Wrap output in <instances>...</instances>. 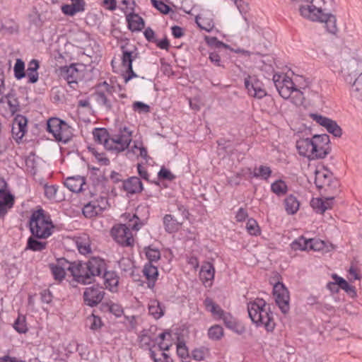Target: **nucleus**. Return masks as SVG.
Here are the masks:
<instances>
[{
    "instance_id": "nucleus-64",
    "label": "nucleus",
    "mask_w": 362,
    "mask_h": 362,
    "mask_svg": "<svg viewBox=\"0 0 362 362\" xmlns=\"http://www.w3.org/2000/svg\"><path fill=\"white\" fill-rule=\"evenodd\" d=\"M62 11L64 14L71 16L78 13L77 9H75L74 6L72 4H65L62 6Z\"/></svg>"
},
{
    "instance_id": "nucleus-38",
    "label": "nucleus",
    "mask_w": 362,
    "mask_h": 362,
    "mask_svg": "<svg viewBox=\"0 0 362 362\" xmlns=\"http://www.w3.org/2000/svg\"><path fill=\"white\" fill-rule=\"evenodd\" d=\"M329 177L325 173L316 171L315 183L317 188H323L326 185H329Z\"/></svg>"
},
{
    "instance_id": "nucleus-43",
    "label": "nucleus",
    "mask_w": 362,
    "mask_h": 362,
    "mask_svg": "<svg viewBox=\"0 0 362 362\" xmlns=\"http://www.w3.org/2000/svg\"><path fill=\"white\" fill-rule=\"evenodd\" d=\"M325 128L329 133L332 134L334 136L340 137L341 136L342 131L341 127L335 121L331 119L325 126Z\"/></svg>"
},
{
    "instance_id": "nucleus-51",
    "label": "nucleus",
    "mask_w": 362,
    "mask_h": 362,
    "mask_svg": "<svg viewBox=\"0 0 362 362\" xmlns=\"http://www.w3.org/2000/svg\"><path fill=\"white\" fill-rule=\"evenodd\" d=\"M291 100L296 105H301L304 101V96L302 91L296 88L291 95Z\"/></svg>"
},
{
    "instance_id": "nucleus-5",
    "label": "nucleus",
    "mask_w": 362,
    "mask_h": 362,
    "mask_svg": "<svg viewBox=\"0 0 362 362\" xmlns=\"http://www.w3.org/2000/svg\"><path fill=\"white\" fill-rule=\"evenodd\" d=\"M30 230L32 235L37 239H46L52 233L54 226L42 209L35 211L30 220Z\"/></svg>"
},
{
    "instance_id": "nucleus-16",
    "label": "nucleus",
    "mask_w": 362,
    "mask_h": 362,
    "mask_svg": "<svg viewBox=\"0 0 362 362\" xmlns=\"http://www.w3.org/2000/svg\"><path fill=\"white\" fill-rule=\"evenodd\" d=\"M61 76L64 78L69 85L77 83L78 80L81 77V72L76 67L75 64L69 66H63L60 70Z\"/></svg>"
},
{
    "instance_id": "nucleus-53",
    "label": "nucleus",
    "mask_w": 362,
    "mask_h": 362,
    "mask_svg": "<svg viewBox=\"0 0 362 362\" xmlns=\"http://www.w3.org/2000/svg\"><path fill=\"white\" fill-rule=\"evenodd\" d=\"M208 349L204 347L195 349L192 352V357L196 361H203L205 358Z\"/></svg>"
},
{
    "instance_id": "nucleus-2",
    "label": "nucleus",
    "mask_w": 362,
    "mask_h": 362,
    "mask_svg": "<svg viewBox=\"0 0 362 362\" xmlns=\"http://www.w3.org/2000/svg\"><path fill=\"white\" fill-rule=\"evenodd\" d=\"M249 317L257 327L264 326L267 332H272L275 328V322L270 305L263 299L257 298L247 305Z\"/></svg>"
},
{
    "instance_id": "nucleus-56",
    "label": "nucleus",
    "mask_w": 362,
    "mask_h": 362,
    "mask_svg": "<svg viewBox=\"0 0 362 362\" xmlns=\"http://www.w3.org/2000/svg\"><path fill=\"white\" fill-rule=\"evenodd\" d=\"M88 321L90 322V328L92 330H98L103 325L102 320L100 317L92 315L90 317H89Z\"/></svg>"
},
{
    "instance_id": "nucleus-30",
    "label": "nucleus",
    "mask_w": 362,
    "mask_h": 362,
    "mask_svg": "<svg viewBox=\"0 0 362 362\" xmlns=\"http://www.w3.org/2000/svg\"><path fill=\"white\" fill-rule=\"evenodd\" d=\"M148 312L155 319H159L164 315V308L157 300H151L148 304Z\"/></svg>"
},
{
    "instance_id": "nucleus-44",
    "label": "nucleus",
    "mask_w": 362,
    "mask_h": 362,
    "mask_svg": "<svg viewBox=\"0 0 362 362\" xmlns=\"http://www.w3.org/2000/svg\"><path fill=\"white\" fill-rule=\"evenodd\" d=\"M52 274L56 280L62 281L65 277L64 268L61 266H57L54 264H49Z\"/></svg>"
},
{
    "instance_id": "nucleus-27",
    "label": "nucleus",
    "mask_w": 362,
    "mask_h": 362,
    "mask_svg": "<svg viewBox=\"0 0 362 362\" xmlns=\"http://www.w3.org/2000/svg\"><path fill=\"white\" fill-rule=\"evenodd\" d=\"M39 62L37 59H32L28 64L27 76L28 83H35L39 78L37 69H39Z\"/></svg>"
},
{
    "instance_id": "nucleus-3",
    "label": "nucleus",
    "mask_w": 362,
    "mask_h": 362,
    "mask_svg": "<svg viewBox=\"0 0 362 362\" xmlns=\"http://www.w3.org/2000/svg\"><path fill=\"white\" fill-rule=\"evenodd\" d=\"M142 226L139 217L134 214L129 219L128 226L119 224L115 226L111 230V235L114 240L123 247H132L134 245V240L130 230H139Z\"/></svg>"
},
{
    "instance_id": "nucleus-49",
    "label": "nucleus",
    "mask_w": 362,
    "mask_h": 362,
    "mask_svg": "<svg viewBox=\"0 0 362 362\" xmlns=\"http://www.w3.org/2000/svg\"><path fill=\"white\" fill-rule=\"evenodd\" d=\"M13 328L19 333H25L28 330L24 316H18L13 324Z\"/></svg>"
},
{
    "instance_id": "nucleus-34",
    "label": "nucleus",
    "mask_w": 362,
    "mask_h": 362,
    "mask_svg": "<svg viewBox=\"0 0 362 362\" xmlns=\"http://www.w3.org/2000/svg\"><path fill=\"white\" fill-rule=\"evenodd\" d=\"M196 23L202 30H204L207 32L212 30L214 27L212 19L203 17L201 15L196 17Z\"/></svg>"
},
{
    "instance_id": "nucleus-20",
    "label": "nucleus",
    "mask_w": 362,
    "mask_h": 362,
    "mask_svg": "<svg viewBox=\"0 0 362 362\" xmlns=\"http://www.w3.org/2000/svg\"><path fill=\"white\" fill-rule=\"evenodd\" d=\"M142 272L148 281V287L153 288L158 276L157 267L151 264V262H148L144 265Z\"/></svg>"
},
{
    "instance_id": "nucleus-14",
    "label": "nucleus",
    "mask_w": 362,
    "mask_h": 362,
    "mask_svg": "<svg viewBox=\"0 0 362 362\" xmlns=\"http://www.w3.org/2000/svg\"><path fill=\"white\" fill-rule=\"evenodd\" d=\"M87 267L89 272L88 274L90 277V283L93 281V278L95 276L103 275L104 272H106L105 263L103 259L100 258L93 257L89 259L86 262Z\"/></svg>"
},
{
    "instance_id": "nucleus-10",
    "label": "nucleus",
    "mask_w": 362,
    "mask_h": 362,
    "mask_svg": "<svg viewBox=\"0 0 362 362\" xmlns=\"http://www.w3.org/2000/svg\"><path fill=\"white\" fill-rule=\"evenodd\" d=\"M86 267H88L86 262H73V266L70 269V272L76 281L83 284H90V277L88 274L89 272Z\"/></svg>"
},
{
    "instance_id": "nucleus-46",
    "label": "nucleus",
    "mask_w": 362,
    "mask_h": 362,
    "mask_svg": "<svg viewBox=\"0 0 362 362\" xmlns=\"http://www.w3.org/2000/svg\"><path fill=\"white\" fill-rule=\"evenodd\" d=\"M146 250V256L148 259V262H157L160 258V251L157 249L151 248V247H148L145 248Z\"/></svg>"
},
{
    "instance_id": "nucleus-33",
    "label": "nucleus",
    "mask_w": 362,
    "mask_h": 362,
    "mask_svg": "<svg viewBox=\"0 0 362 362\" xmlns=\"http://www.w3.org/2000/svg\"><path fill=\"white\" fill-rule=\"evenodd\" d=\"M103 278L106 288L112 291H116L119 281L115 274L109 272H104Z\"/></svg>"
},
{
    "instance_id": "nucleus-48",
    "label": "nucleus",
    "mask_w": 362,
    "mask_h": 362,
    "mask_svg": "<svg viewBox=\"0 0 362 362\" xmlns=\"http://www.w3.org/2000/svg\"><path fill=\"white\" fill-rule=\"evenodd\" d=\"M351 95L354 99L362 102V85L354 81L351 86Z\"/></svg>"
},
{
    "instance_id": "nucleus-26",
    "label": "nucleus",
    "mask_w": 362,
    "mask_h": 362,
    "mask_svg": "<svg viewBox=\"0 0 362 362\" xmlns=\"http://www.w3.org/2000/svg\"><path fill=\"white\" fill-rule=\"evenodd\" d=\"M163 225L166 232L173 233L177 232L182 222H180L171 214H166L163 218Z\"/></svg>"
},
{
    "instance_id": "nucleus-29",
    "label": "nucleus",
    "mask_w": 362,
    "mask_h": 362,
    "mask_svg": "<svg viewBox=\"0 0 362 362\" xmlns=\"http://www.w3.org/2000/svg\"><path fill=\"white\" fill-rule=\"evenodd\" d=\"M47 241H40L33 235L28 238L25 250H30L34 252H41L47 247Z\"/></svg>"
},
{
    "instance_id": "nucleus-15",
    "label": "nucleus",
    "mask_w": 362,
    "mask_h": 362,
    "mask_svg": "<svg viewBox=\"0 0 362 362\" xmlns=\"http://www.w3.org/2000/svg\"><path fill=\"white\" fill-rule=\"evenodd\" d=\"M296 148L300 156L313 160V137L312 139H300L296 142Z\"/></svg>"
},
{
    "instance_id": "nucleus-4",
    "label": "nucleus",
    "mask_w": 362,
    "mask_h": 362,
    "mask_svg": "<svg viewBox=\"0 0 362 362\" xmlns=\"http://www.w3.org/2000/svg\"><path fill=\"white\" fill-rule=\"evenodd\" d=\"M300 15L310 21L325 23L327 31L331 34H336L337 27L336 17L331 13H323L321 7L311 5L310 7H302Z\"/></svg>"
},
{
    "instance_id": "nucleus-31",
    "label": "nucleus",
    "mask_w": 362,
    "mask_h": 362,
    "mask_svg": "<svg viewBox=\"0 0 362 362\" xmlns=\"http://www.w3.org/2000/svg\"><path fill=\"white\" fill-rule=\"evenodd\" d=\"M285 209L288 214H294L299 209L300 203L297 198L291 194L284 200Z\"/></svg>"
},
{
    "instance_id": "nucleus-1",
    "label": "nucleus",
    "mask_w": 362,
    "mask_h": 362,
    "mask_svg": "<svg viewBox=\"0 0 362 362\" xmlns=\"http://www.w3.org/2000/svg\"><path fill=\"white\" fill-rule=\"evenodd\" d=\"M93 135L95 141L98 144H103L106 149L117 152L124 151L132 141V132L126 127L112 138L109 137L108 132L104 128H95L93 132Z\"/></svg>"
},
{
    "instance_id": "nucleus-18",
    "label": "nucleus",
    "mask_w": 362,
    "mask_h": 362,
    "mask_svg": "<svg viewBox=\"0 0 362 362\" xmlns=\"http://www.w3.org/2000/svg\"><path fill=\"white\" fill-rule=\"evenodd\" d=\"M124 190L130 194H138L144 189L143 184L138 177H131L123 181Z\"/></svg>"
},
{
    "instance_id": "nucleus-37",
    "label": "nucleus",
    "mask_w": 362,
    "mask_h": 362,
    "mask_svg": "<svg viewBox=\"0 0 362 362\" xmlns=\"http://www.w3.org/2000/svg\"><path fill=\"white\" fill-rule=\"evenodd\" d=\"M271 189L274 194L281 197L286 193L288 187L284 181L279 180L272 184Z\"/></svg>"
},
{
    "instance_id": "nucleus-40",
    "label": "nucleus",
    "mask_w": 362,
    "mask_h": 362,
    "mask_svg": "<svg viewBox=\"0 0 362 362\" xmlns=\"http://www.w3.org/2000/svg\"><path fill=\"white\" fill-rule=\"evenodd\" d=\"M209 338L212 340H219L223 336V329L220 325H214L208 330Z\"/></svg>"
},
{
    "instance_id": "nucleus-57",
    "label": "nucleus",
    "mask_w": 362,
    "mask_h": 362,
    "mask_svg": "<svg viewBox=\"0 0 362 362\" xmlns=\"http://www.w3.org/2000/svg\"><path fill=\"white\" fill-rule=\"evenodd\" d=\"M160 179L171 181L175 178V176L168 169L162 167L158 173Z\"/></svg>"
},
{
    "instance_id": "nucleus-8",
    "label": "nucleus",
    "mask_w": 362,
    "mask_h": 362,
    "mask_svg": "<svg viewBox=\"0 0 362 362\" xmlns=\"http://www.w3.org/2000/svg\"><path fill=\"white\" fill-rule=\"evenodd\" d=\"M273 294L275 301L284 314H286L290 309L289 292L281 282L276 283L273 288Z\"/></svg>"
},
{
    "instance_id": "nucleus-54",
    "label": "nucleus",
    "mask_w": 362,
    "mask_h": 362,
    "mask_svg": "<svg viewBox=\"0 0 362 362\" xmlns=\"http://www.w3.org/2000/svg\"><path fill=\"white\" fill-rule=\"evenodd\" d=\"M57 189L58 187L56 185H48L45 184L44 185L45 196L49 199H54Z\"/></svg>"
},
{
    "instance_id": "nucleus-52",
    "label": "nucleus",
    "mask_w": 362,
    "mask_h": 362,
    "mask_svg": "<svg viewBox=\"0 0 362 362\" xmlns=\"http://www.w3.org/2000/svg\"><path fill=\"white\" fill-rule=\"evenodd\" d=\"M100 90L105 94H107L109 96H112L113 93L115 92V87L110 85L106 81H103L97 86L96 90Z\"/></svg>"
},
{
    "instance_id": "nucleus-35",
    "label": "nucleus",
    "mask_w": 362,
    "mask_h": 362,
    "mask_svg": "<svg viewBox=\"0 0 362 362\" xmlns=\"http://www.w3.org/2000/svg\"><path fill=\"white\" fill-rule=\"evenodd\" d=\"M206 308L214 315L219 318L224 313V310L219 305L216 304L211 298H206L204 300Z\"/></svg>"
},
{
    "instance_id": "nucleus-9",
    "label": "nucleus",
    "mask_w": 362,
    "mask_h": 362,
    "mask_svg": "<svg viewBox=\"0 0 362 362\" xmlns=\"http://www.w3.org/2000/svg\"><path fill=\"white\" fill-rule=\"evenodd\" d=\"M105 293L103 287L98 286L87 287L83 294L84 303L90 307L96 306L102 301Z\"/></svg>"
},
{
    "instance_id": "nucleus-19",
    "label": "nucleus",
    "mask_w": 362,
    "mask_h": 362,
    "mask_svg": "<svg viewBox=\"0 0 362 362\" xmlns=\"http://www.w3.org/2000/svg\"><path fill=\"white\" fill-rule=\"evenodd\" d=\"M223 320L226 327L238 334H242L245 332V327L237 321L230 313L224 312L220 317Z\"/></svg>"
},
{
    "instance_id": "nucleus-13",
    "label": "nucleus",
    "mask_w": 362,
    "mask_h": 362,
    "mask_svg": "<svg viewBox=\"0 0 362 362\" xmlns=\"http://www.w3.org/2000/svg\"><path fill=\"white\" fill-rule=\"evenodd\" d=\"M122 66L127 68V76H125L124 81L127 83L131 78L136 77L137 75L134 73L132 68V62L137 57L138 53L132 51L124 49L122 47Z\"/></svg>"
},
{
    "instance_id": "nucleus-22",
    "label": "nucleus",
    "mask_w": 362,
    "mask_h": 362,
    "mask_svg": "<svg viewBox=\"0 0 362 362\" xmlns=\"http://www.w3.org/2000/svg\"><path fill=\"white\" fill-rule=\"evenodd\" d=\"M128 27L132 31H140L144 28V19L136 13H130L127 15Z\"/></svg>"
},
{
    "instance_id": "nucleus-21",
    "label": "nucleus",
    "mask_w": 362,
    "mask_h": 362,
    "mask_svg": "<svg viewBox=\"0 0 362 362\" xmlns=\"http://www.w3.org/2000/svg\"><path fill=\"white\" fill-rule=\"evenodd\" d=\"M86 185L84 177L73 176L69 177L64 182V185L71 192L78 193L83 190V186Z\"/></svg>"
},
{
    "instance_id": "nucleus-63",
    "label": "nucleus",
    "mask_w": 362,
    "mask_h": 362,
    "mask_svg": "<svg viewBox=\"0 0 362 362\" xmlns=\"http://www.w3.org/2000/svg\"><path fill=\"white\" fill-rule=\"evenodd\" d=\"M41 300L43 303H49L52 300V294L49 290L45 289L40 293Z\"/></svg>"
},
{
    "instance_id": "nucleus-41",
    "label": "nucleus",
    "mask_w": 362,
    "mask_h": 362,
    "mask_svg": "<svg viewBox=\"0 0 362 362\" xmlns=\"http://www.w3.org/2000/svg\"><path fill=\"white\" fill-rule=\"evenodd\" d=\"M177 354L178 356L182 359V362H190V356L185 343L180 342L177 344Z\"/></svg>"
},
{
    "instance_id": "nucleus-58",
    "label": "nucleus",
    "mask_w": 362,
    "mask_h": 362,
    "mask_svg": "<svg viewBox=\"0 0 362 362\" xmlns=\"http://www.w3.org/2000/svg\"><path fill=\"white\" fill-rule=\"evenodd\" d=\"M310 117L324 127H325L328 122L330 120L329 118L315 113L310 114Z\"/></svg>"
},
{
    "instance_id": "nucleus-6",
    "label": "nucleus",
    "mask_w": 362,
    "mask_h": 362,
    "mask_svg": "<svg viewBox=\"0 0 362 362\" xmlns=\"http://www.w3.org/2000/svg\"><path fill=\"white\" fill-rule=\"evenodd\" d=\"M47 131L58 141L67 143L71 139V127L64 120L57 117H52L47 120Z\"/></svg>"
},
{
    "instance_id": "nucleus-61",
    "label": "nucleus",
    "mask_w": 362,
    "mask_h": 362,
    "mask_svg": "<svg viewBox=\"0 0 362 362\" xmlns=\"http://www.w3.org/2000/svg\"><path fill=\"white\" fill-rule=\"evenodd\" d=\"M335 278L337 279V283L339 285V286L345 290L346 291H354L353 286H351L346 280H344L343 278L341 277H337L335 276Z\"/></svg>"
},
{
    "instance_id": "nucleus-47",
    "label": "nucleus",
    "mask_w": 362,
    "mask_h": 362,
    "mask_svg": "<svg viewBox=\"0 0 362 362\" xmlns=\"http://www.w3.org/2000/svg\"><path fill=\"white\" fill-rule=\"evenodd\" d=\"M247 232L252 235H257L260 233L257 222L253 218H249L246 224Z\"/></svg>"
},
{
    "instance_id": "nucleus-24",
    "label": "nucleus",
    "mask_w": 362,
    "mask_h": 362,
    "mask_svg": "<svg viewBox=\"0 0 362 362\" xmlns=\"http://www.w3.org/2000/svg\"><path fill=\"white\" fill-rule=\"evenodd\" d=\"M281 83L282 85L278 90L279 95L285 99L289 98L292 92L296 88H295L293 82L289 77L284 76L283 82H281Z\"/></svg>"
},
{
    "instance_id": "nucleus-7",
    "label": "nucleus",
    "mask_w": 362,
    "mask_h": 362,
    "mask_svg": "<svg viewBox=\"0 0 362 362\" xmlns=\"http://www.w3.org/2000/svg\"><path fill=\"white\" fill-rule=\"evenodd\" d=\"M329 136L327 134L313 136V160L324 158L329 153Z\"/></svg>"
},
{
    "instance_id": "nucleus-11",
    "label": "nucleus",
    "mask_w": 362,
    "mask_h": 362,
    "mask_svg": "<svg viewBox=\"0 0 362 362\" xmlns=\"http://www.w3.org/2000/svg\"><path fill=\"white\" fill-rule=\"evenodd\" d=\"M245 86L250 95L261 99L267 95L266 90L263 88L262 83L255 78L248 76L245 78Z\"/></svg>"
},
{
    "instance_id": "nucleus-55",
    "label": "nucleus",
    "mask_w": 362,
    "mask_h": 362,
    "mask_svg": "<svg viewBox=\"0 0 362 362\" xmlns=\"http://www.w3.org/2000/svg\"><path fill=\"white\" fill-rule=\"evenodd\" d=\"M132 108L135 112L139 113H147L150 111L149 105L140 101L134 102L132 105Z\"/></svg>"
},
{
    "instance_id": "nucleus-50",
    "label": "nucleus",
    "mask_w": 362,
    "mask_h": 362,
    "mask_svg": "<svg viewBox=\"0 0 362 362\" xmlns=\"http://www.w3.org/2000/svg\"><path fill=\"white\" fill-rule=\"evenodd\" d=\"M310 204L313 209L317 213L323 214L326 211L323 198H314L311 200Z\"/></svg>"
},
{
    "instance_id": "nucleus-23",
    "label": "nucleus",
    "mask_w": 362,
    "mask_h": 362,
    "mask_svg": "<svg viewBox=\"0 0 362 362\" xmlns=\"http://www.w3.org/2000/svg\"><path fill=\"white\" fill-rule=\"evenodd\" d=\"M105 206H101L98 202L92 201L84 205L83 214L87 218H93L102 213Z\"/></svg>"
},
{
    "instance_id": "nucleus-42",
    "label": "nucleus",
    "mask_w": 362,
    "mask_h": 362,
    "mask_svg": "<svg viewBox=\"0 0 362 362\" xmlns=\"http://www.w3.org/2000/svg\"><path fill=\"white\" fill-rule=\"evenodd\" d=\"M14 203V199L13 195L6 191H4L3 194L0 195V206L8 208H11Z\"/></svg>"
},
{
    "instance_id": "nucleus-25",
    "label": "nucleus",
    "mask_w": 362,
    "mask_h": 362,
    "mask_svg": "<svg viewBox=\"0 0 362 362\" xmlns=\"http://www.w3.org/2000/svg\"><path fill=\"white\" fill-rule=\"evenodd\" d=\"M215 274V269L214 265L209 262H205L202 265L201 270L199 272L200 279L205 284L208 281H211L214 279Z\"/></svg>"
},
{
    "instance_id": "nucleus-39",
    "label": "nucleus",
    "mask_w": 362,
    "mask_h": 362,
    "mask_svg": "<svg viewBox=\"0 0 362 362\" xmlns=\"http://www.w3.org/2000/svg\"><path fill=\"white\" fill-rule=\"evenodd\" d=\"M14 76L20 80L25 76V63L21 59H17L13 68Z\"/></svg>"
},
{
    "instance_id": "nucleus-62",
    "label": "nucleus",
    "mask_w": 362,
    "mask_h": 362,
    "mask_svg": "<svg viewBox=\"0 0 362 362\" xmlns=\"http://www.w3.org/2000/svg\"><path fill=\"white\" fill-rule=\"evenodd\" d=\"M297 3H300L299 12L300 13V8L302 7H310L311 5H317L319 2L323 0H293Z\"/></svg>"
},
{
    "instance_id": "nucleus-59",
    "label": "nucleus",
    "mask_w": 362,
    "mask_h": 362,
    "mask_svg": "<svg viewBox=\"0 0 362 362\" xmlns=\"http://www.w3.org/2000/svg\"><path fill=\"white\" fill-rule=\"evenodd\" d=\"M93 154L95 156L96 160L103 165H108L110 160L105 156L103 153H98L96 151H93Z\"/></svg>"
},
{
    "instance_id": "nucleus-60",
    "label": "nucleus",
    "mask_w": 362,
    "mask_h": 362,
    "mask_svg": "<svg viewBox=\"0 0 362 362\" xmlns=\"http://www.w3.org/2000/svg\"><path fill=\"white\" fill-rule=\"evenodd\" d=\"M77 248L81 254L86 255L91 252L88 243H83L81 241L76 242Z\"/></svg>"
},
{
    "instance_id": "nucleus-36",
    "label": "nucleus",
    "mask_w": 362,
    "mask_h": 362,
    "mask_svg": "<svg viewBox=\"0 0 362 362\" xmlns=\"http://www.w3.org/2000/svg\"><path fill=\"white\" fill-rule=\"evenodd\" d=\"M8 100V105L12 114L16 113L19 110V102L16 97V94L13 90L5 95Z\"/></svg>"
},
{
    "instance_id": "nucleus-17",
    "label": "nucleus",
    "mask_w": 362,
    "mask_h": 362,
    "mask_svg": "<svg viewBox=\"0 0 362 362\" xmlns=\"http://www.w3.org/2000/svg\"><path fill=\"white\" fill-rule=\"evenodd\" d=\"M317 244H319V243L314 239L307 240L304 237L301 236L293 241L291 246L294 250H305L308 248L317 250L320 248V247L317 246Z\"/></svg>"
},
{
    "instance_id": "nucleus-32",
    "label": "nucleus",
    "mask_w": 362,
    "mask_h": 362,
    "mask_svg": "<svg viewBox=\"0 0 362 362\" xmlns=\"http://www.w3.org/2000/svg\"><path fill=\"white\" fill-rule=\"evenodd\" d=\"M101 310L105 313H112L116 317H120L123 313L122 306L111 301L108 303H102Z\"/></svg>"
},
{
    "instance_id": "nucleus-45",
    "label": "nucleus",
    "mask_w": 362,
    "mask_h": 362,
    "mask_svg": "<svg viewBox=\"0 0 362 362\" xmlns=\"http://www.w3.org/2000/svg\"><path fill=\"white\" fill-rule=\"evenodd\" d=\"M272 173V170L269 167L265 165H260L258 169H255L254 171L253 176L255 177H262L267 180Z\"/></svg>"
},
{
    "instance_id": "nucleus-28",
    "label": "nucleus",
    "mask_w": 362,
    "mask_h": 362,
    "mask_svg": "<svg viewBox=\"0 0 362 362\" xmlns=\"http://www.w3.org/2000/svg\"><path fill=\"white\" fill-rule=\"evenodd\" d=\"M98 104L103 107L106 111H111L112 105L109 95L100 90H95L93 94Z\"/></svg>"
},
{
    "instance_id": "nucleus-12",
    "label": "nucleus",
    "mask_w": 362,
    "mask_h": 362,
    "mask_svg": "<svg viewBox=\"0 0 362 362\" xmlns=\"http://www.w3.org/2000/svg\"><path fill=\"white\" fill-rule=\"evenodd\" d=\"M27 118L21 115H17L14 118L11 133L13 138L19 143L27 132Z\"/></svg>"
}]
</instances>
